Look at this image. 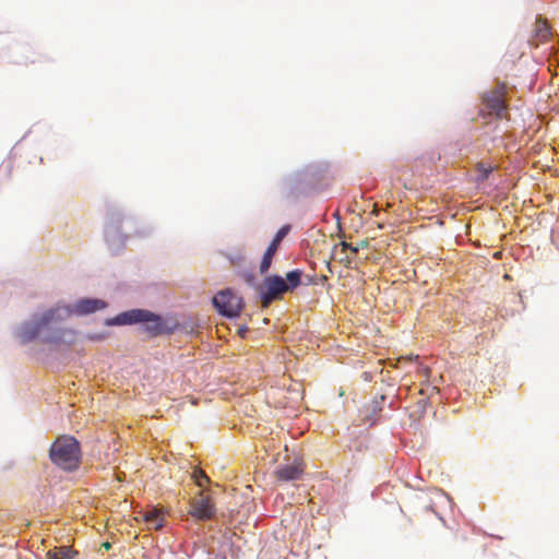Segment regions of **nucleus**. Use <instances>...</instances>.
<instances>
[{
  "label": "nucleus",
  "mask_w": 559,
  "mask_h": 559,
  "mask_svg": "<svg viewBox=\"0 0 559 559\" xmlns=\"http://www.w3.org/2000/svg\"><path fill=\"white\" fill-rule=\"evenodd\" d=\"M49 455L51 461L62 469L74 471L80 464V444L73 437L61 436L51 444Z\"/></svg>",
  "instance_id": "nucleus-1"
},
{
  "label": "nucleus",
  "mask_w": 559,
  "mask_h": 559,
  "mask_svg": "<svg viewBox=\"0 0 559 559\" xmlns=\"http://www.w3.org/2000/svg\"><path fill=\"white\" fill-rule=\"evenodd\" d=\"M134 323H144L145 330L151 335H159L165 332V323L162 318L148 310L143 309H132L129 311H124L116 316L110 324L124 325V324H134Z\"/></svg>",
  "instance_id": "nucleus-2"
},
{
  "label": "nucleus",
  "mask_w": 559,
  "mask_h": 559,
  "mask_svg": "<svg viewBox=\"0 0 559 559\" xmlns=\"http://www.w3.org/2000/svg\"><path fill=\"white\" fill-rule=\"evenodd\" d=\"M288 292L285 280L280 275L266 276L258 287L261 306L267 308L273 301L283 298Z\"/></svg>",
  "instance_id": "nucleus-3"
},
{
  "label": "nucleus",
  "mask_w": 559,
  "mask_h": 559,
  "mask_svg": "<svg viewBox=\"0 0 559 559\" xmlns=\"http://www.w3.org/2000/svg\"><path fill=\"white\" fill-rule=\"evenodd\" d=\"M213 305L216 310L228 318L237 317L242 309V299L231 289L221 290L214 298Z\"/></svg>",
  "instance_id": "nucleus-4"
},
{
  "label": "nucleus",
  "mask_w": 559,
  "mask_h": 559,
  "mask_svg": "<svg viewBox=\"0 0 559 559\" xmlns=\"http://www.w3.org/2000/svg\"><path fill=\"white\" fill-rule=\"evenodd\" d=\"M506 93L507 84L504 82H498L495 88L483 95V104L489 115L502 117L503 112L507 110Z\"/></svg>",
  "instance_id": "nucleus-5"
},
{
  "label": "nucleus",
  "mask_w": 559,
  "mask_h": 559,
  "mask_svg": "<svg viewBox=\"0 0 559 559\" xmlns=\"http://www.w3.org/2000/svg\"><path fill=\"white\" fill-rule=\"evenodd\" d=\"M58 313L56 309L48 310L41 318L35 322H27L19 330V338L21 343L26 344L34 341L40 333L43 328L48 326L52 321H57Z\"/></svg>",
  "instance_id": "nucleus-6"
},
{
  "label": "nucleus",
  "mask_w": 559,
  "mask_h": 559,
  "mask_svg": "<svg viewBox=\"0 0 559 559\" xmlns=\"http://www.w3.org/2000/svg\"><path fill=\"white\" fill-rule=\"evenodd\" d=\"M106 302L102 299H90L84 298L78 300L72 308L70 307H63V308H56V311L58 313V319L63 320L68 318L71 313L76 314H90L97 310H103L106 308Z\"/></svg>",
  "instance_id": "nucleus-7"
},
{
  "label": "nucleus",
  "mask_w": 559,
  "mask_h": 559,
  "mask_svg": "<svg viewBox=\"0 0 559 559\" xmlns=\"http://www.w3.org/2000/svg\"><path fill=\"white\" fill-rule=\"evenodd\" d=\"M189 513L198 520L206 521L215 515V507L209 496L200 492L191 500Z\"/></svg>",
  "instance_id": "nucleus-8"
},
{
  "label": "nucleus",
  "mask_w": 559,
  "mask_h": 559,
  "mask_svg": "<svg viewBox=\"0 0 559 559\" xmlns=\"http://www.w3.org/2000/svg\"><path fill=\"white\" fill-rule=\"evenodd\" d=\"M305 471L304 463L300 459H295L292 463L280 465L275 471L277 479L290 481L300 479Z\"/></svg>",
  "instance_id": "nucleus-9"
},
{
  "label": "nucleus",
  "mask_w": 559,
  "mask_h": 559,
  "mask_svg": "<svg viewBox=\"0 0 559 559\" xmlns=\"http://www.w3.org/2000/svg\"><path fill=\"white\" fill-rule=\"evenodd\" d=\"M143 522L150 530H160L164 526L165 515L160 509H150L141 513Z\"/></svg>",
  "instance_id": "nucleus-10"
},
{
  "label": "nucleus",
  "mask_w": 559,
  "mask_h": 559,
  "mask_svg": "<svg viewBox=\"0 0 559 559\" xmlns=\"http://www.w3.org/2000/svg\"><path fill=\"white\" fill-rule=\"evenodd\" d=\"M79 552L70 546L53 547L46 554V559H74Z\"/></svg>",
  "instance_id": "nucleus-11"
},
{
  "label": "nucleus",
  "mask_w": 559,
  "mask_h": 559,
  "mask_svg": "<svg viewBox=\"0 0 559 559\" xmlns=\"http://www.w3.org/2000/svg\"><path fill=\"white\" fill-rule=\"evenodd\" d=\"M75 340V331L73 330H62L57 333H53L47 337L44 338L45 343L50 344H59V343H67L72 344Z\"/></svg>",
  "instance_id": "nucleus-12"
},
{
  "label": "nucleus",
  "mask_w": 559,
  "mask_h": 559,
  "mask_svg": "<svg viewBox=\"0 0 559 559\" xmlns=\"http://www.w3.org/2000/svg\"><path fill=\"white\" fill-rule=\"evenodd\" d=\"M301 274L302 273L299 270H294L286 274V278H284V280L288 287V292L293 290L294 288H296L300 285Z\"/></svg>",
  "instance_id": "nucleus-13"
},
{
  "label": "nucleus",
  "mask_w": 559,
  "mask_h": 559,
  "mask_svg": "<svg viewBox=\"0 0 559 559\" xmlns=\"http://www.w3.org/2000/svg\"><path fill=\"white\" fill-rule=\"evenodd\" d=\"M276 250L273 247H267L265 250L262 261L260 263V273H266L272 264L273 257L275 255Z\"/></svg>",
  "instance_id": "nucleus-14"
},
{
  "label": "nucleus",
  "mask_w": 559,
  "mask_h": 559,
  "mask_svg": "<svg viewBox=\"0 0 559 559\" xmlns=\"http://www.w3.org/2000/svg\"><path fill=\"white\" fill-rule=\"evenodd\" d=\"M534 35H551L550 34V26L547 22V20L543 19L542 16H537L533 29Z\"/></svg>",
  "instance_id": "nucleus-15"
},
{
  "label": "nucleus",
  "mask_w": 559,
  "mask_h": 559,
  "mask_svg": "<svg viewBox=\"0 0 559 559\" xmlns=\"http://www.w3.org/2000/svg\"><path fill=\"white\" fill-rule=\"evenodd\" d=\"M290 230V226L289 225H284L282 226L276 235L274 236L273 240L271 241V243L269 245V247H273L274 250L277 251L282 240L287 236V234L289 233Z\"/></svg>",
  "instance_id": "nucleus-16"
},
{
  "label": "nucleus",
  "mask_w": 559,
  "mask_h": 559,
  "mask_svg": "<svg viewBox=\"0 0 559 559\" xmlns=\"http://www.w3.org/2000/svg\"><path fill=\"white\" fill-rule=\"evenodd\" d=\"M192 477L199 487H203L205 483L210 481V478L202 469H195L192 474Z\"/></svg>",
  "instance_id": "nucleus-17"
},
{
  "label": "nucleus",
  "mask_w": 559,
  "mask_h": 559,
  "mask_svg": "<svg viewBox=\"0 0 559 559\" xmlns=\"http://www.w3.org/2000/svg\"><path fill=\"white\" fill-rule=\"evenodd\" d=\"M478 171L480 173V178L486 179L491 171V168L485 167L484 165L478 166Z\"/></svg>",
  "instance_id": "nucleus-18"
},
{
  "label": "nucleus",
  "mask_w": 559,
  "mask_h": 559,
  "mask_svg": "<svg viewBox=\"0 0 559 559\" xmlns=\"http://www.w3.org/2000/svg\"><path fill=\"white\" fill-rule=\"evenodd\" d=\"M418 369L419 371L425 374L426 377L429 376V372H430V369L428 367H421V366H418Z\"/></svg>",
  "instance_id": "nucleus-19"
},
{
  "label": "nucleus",
  "mask_w": 559,
  "mask_h": 559,
  "mask_svg": "<svg viewBox=\"0 0 559 559\" xmlns=\"http://www.w3.org/2000/svg\"><path fill=\"white\" fill-rule=\"evenodd\" d=\"M341 246H342V251H345L350 248V245L345 241L341 242Z\"/></svg>",
  "instance_id": "nucleus-20"
},
{
  "label": "nucleus",
  "mask_w": 559,
  "mask_h": 559,
  "mask_svg": "<svg viewBox=\"0 0 559 559\" xmlns=\"http://www.w3.org/2000/svg\"><path fill=\"white\" fill-rule=\"evenodd\" d=\"M102 547L106 550H109L111 548V544L109 542H105L102 544Z\"/></svg>",
  "instance_id": "nucleus-21"
},
{
  "label": "nucleus",
  "mask_w": 559,
  "mask_h": 559,
  "mask_svg": "<svg viewBox=\"0 0 559 559\" xmlns=\"http://www.w3.org/2000/svg\"><path fill=\"white\" fill-rule=\"evenodd\" d=\"M349 250H350V251H352V253H354V254H356V253L358 252V248L353 247L352 245H350Z\"/></svg>",
  "instance_id": "nucleus-22"
},
{
  "label": "nucleus",
  "mask_w": 559,
  "mask_h": 559,
  "mask_svg": "<svg viewBox=\"0 0 559 559\" xmlns=\"http://www.w3.org/2000/svg\"><path fill=\"white\" fill-rule=\"evenodd\" d=\"M411 359H412V357H409V358H401V359H399V362L411 360Z\"/></svg>",
  "instance_id": "nucleus-23"
}]
</instances>
